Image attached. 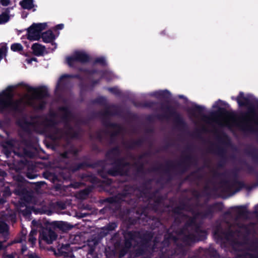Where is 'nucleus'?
<instances>
[{
	"instance_id": "obj_1",
	"label": "nucleus",
	"mask_w": 258,
	"mask_h": 258,
	"mask_svg": "<svg viewBox=\"0 0 258 258\" xmlns=\"http://www.w3.org/2000/svg\"><path fill=\"white\" fill-rule=\"evenodd\" d=\"M28 94L16 102H12L13 92L11 87L7 88L0 93V111L7 108L17 110L21 105H32L35 99H40L47 95V89L45 88H34L27 87Z\"/></svg>"
},
{
	"instance_id": "obj_2",
	"label": "nucleus",
	"mask_w": 258,
	"mask_h": 258,
	"mask_svg": "<svg viewBox=\"0 0 258 258\" xmlns=\"http://www.w3.org/2000/svg\"><path fill=\"white\" fill-rule=\"evenodd\" d=\"M240 118L233 114L221 111L212 116L211 122L219 125L227 126L229 127L239 126Z\"/></svg>"
},
{
	"instance_id": "obj_3",
	"label": "nucleus",
	"mask_w": 258,
	"mask_h": 258,
	"mask_svg": "<svg viewBox=\"0 0 258 258\" xmlns=\"http://www.w3.org/2000/svg\"><path fill=\"white\" fill-rule=\"evenodd\" d=\"M88 60V55L83 51H75L73 56L67 58V63L70 67L74 66L78 62H85Z\"/></svg>"
},
{
	"instance_id": "obj_4",
	"label": "nucleus",
	"mask_w": 258,
	"mask_h": 258,
	"mask_svg": "<svg viewBox=\"0 0 258 258\" xmlns=\"http://www.w3.org/2000/svg\"><path fill=\"white\" fill-rule=\"evenodd\" d=\"M57 237L56 234L52 230L45 229L43 230L39 236V243L44 241L47 244H51Z\"/></svg>"
},
{
	"instance_id": "obj_5",
	"label": "nucleus",
	"mask_w": 258,
	"mask_h": 258,
	"mask_svg": "<svg viewBox=\"0 0 258 258\" xmlns=\"http://www.w3.org/2000/svg\"><path fill=\"white\" fill-rule=\"evenodd\" d=\"M46 124L47 126L50 127L51 132L50 136L52 139H58L63 136L61 131L58 130L56 126L54 125L53 121L50 120L46 122Z\"/></svg>"
},
{
	"instance_id": "obj_6",
	"label": "nucleus",
	"mask_w": 258,
	"mask_h": 258,
	"mask_svg": "<svg viewBox=\"0 0 258 258\" xmlns=\"http://www.w3.org/2000/svg\"><path fill=\"white\" fill-rule=\"evenodd\" d=\"M47 26L46 23H33L28 28V32H41Z\"/></svg>"
},
{
	"instance_id": "obj_7",
	"label": "nucleus",
	"mask_w": 258,
	"mask_h": 258,
	"mask_svg": "<svg viewBox=\"0 0 258 258\" xmlns=\"http://www.w3.org/2000/svg\"><path fill=\"white\" fill-rule=\"evenodd\" d=\"M7 232V225L4 222H0V250L2 248V242L6 240Z\"/></svg>"
},
{
	"instance_id": "obj_8",
	"label": "nucleus",
	"mask_w": 258,
	"mask_h": 258,
	"mask_svg": "<svg viewBox=\"0 0 258 258\" xmlns=\"http://www.w3.org/2000/svg\"><path fill=\"white\" fill-rule=\"evenodd\" d=\"M236 100L239 106H248L251 104L250 98L245 97L243 93H240Z\"/></svg>"
},
{
	"instance_id": "obj_9",
	"label": "nucleus",
	"mask_w": 258,
	"mask_h": 258,
	"mask_svg": "<svg viewBox=\"0 0 258 258\" xmlns=\"http://www.w3.org/2000/svg\"><path fill=\"white\" fill-rule=\"evenodd\" d=\"M70 250V244H62L59 245L57 248V252H55L56 255H60L64 256H67L69 254V252Z\"/></svg>"
},
{
	"instance_id": "obj_10",
	"label": "nucleus",
	"mask_w": 258,
	"mask_h": 258,
	"mask_svg": "<svg viewBox=\"0 0 258 258\" xmlns=\"http://www.w3.org/2000/svg\"><path fill=\"white\" fill-rule=\"evenodd\" d=\"M32 49L34 54L37 56L43 55L45 51V47L38 43L34 44L32 46Z\"/></svg>"
},
{
	"instance_id": "obj_11",
	"label": "nucleus",
	"mask_w": 258,
	"mask_h": 258,
	"mask_svg": "<svg viewBox=\"0 0 258 258\" xmlns=\"http://www.w3.org/2000/svg\"><path fill=\"white\" fill-rule=\"evenodd\" d=\"M21 7L24 9H31L34 7L33 0H23L20 3Z\"/></svg>"
},
{
	"instance_id": "obj_12",
	"label": "nucleus",
	"mask_w": 258,
	"mask_h": 258,
	"mask_svg": "<svg viewBox=\"0 0 258 258\" xmlns=\"http://www.w3.org/2000/svg\"><path fill=\"white\" fill-rule=\"evenodd\" d=\"M36 235H37V231H36V230H32L29 235L28 242L31 244V246L32 247H33L36 243Z\"/></svg>"
},
{
	"instance_id": "obj_13",
	"label": "nucleus",
	"mask_w": 258,
	"mask_h": 258,
	"mask_svg": "<svg viewBox=\"0 0 258 258\" xmlns=\"http://www.w3.org/2000/svg\"><path fill=\"white\" fill-rule=\"evenodd\" d=\"M41 38L44 42L49 43L55 38V36L53 33H41Z\"/></svg>"
},
{
	"instance_id": "obj_14",
	"label": "nucleus",
	"mask_w": 258,
	"mask_h": 258,
	"mask_svg": "<svg viewBox=\"0 0 258 258\" xmlns=\"http://www.w3.org/2000/svg\"><path fill=\"white\" fill-rule=\"evenodd\" d=\"M54 226L62 231H66L69 229L68 224L63 222H55L54 223Z\"/></svg>"
},
{
	"instance_id": "obj_15",
	"label": "nucleus",
	"mask_w": 258,
	"mask_h": 258,
	"mask_svg": "<svg viewBox=\"0 0 258 258\" xmlns=\"http://www.w3.org/2000/svg\"><path fill=\"white\" fill-rule=\"evenodd\" d=\"M41 33H28L27 38L31 41L39 40L41 37Z\"/></svg>"
},
{
	"instance_id": "obj_16",
	"label": "nucleus",
	"mask_w": 258,
	"mask_h": 258,
	"mask_svg": "<svg viewBox=\"0 0 258 258\" xmlns=\"http://www.w3.org/2000/svg\"><path fill=\"white\" fill-rule=\"evenodd\" d=\"M7 47L4 44H0V61L6 55Z\"/></svg>"
},
{
	"instance_id": "obj_17",
	"label": "nucleus",
	"mask_w": 258,
	"mask_h": 258,
	"mask_svg": "<svg viewBox=\"0 0 258 258\" xmlns=\"http://www.w3.org/2000/svg\"><path fill=\"white\" fill-rule=\"evenodd\" d=\"M60 113L63 119H67L70 117V113L69 109L66 107H63L60 110Z\"/></svg>"
},
{
	"instance_id": "obj_18",
	"label": "nucleus",
	"mask_w": 258,
	"mask_h": 258,
	"mask_svg": "<svg viewBox=\"0 0 258 258\" xmlns=\"http://www.w3.org/2000/svg\"><path fill=\"white\" fill-rule=\"evenodd\" d=\"M9 20V16L6 13H3L0 15V24H4L8 22Z\"/></svg>"
},
{
	"instance_id": "obj_19",
	"label": "nucleus",
	"mask_w": 258,
	"mask_h": 258,
	"mask_svg": "<svg viewBox=\"0 0 258 258\" xmlns=\"http://www.w3.org/2000/svg\"><path fill=\"white\" fill-rule=\"evenodd\" d=\"M11 48L14 51H20L22 50L23 47L20 43H14L11 45Z\"/></svg>"
},
{
	"instance_id": "obj_20",
	"label": "nucleus",
	"mask_w": 258,
	"mask_h": 258,
	"mask_svg": "<svg viewBox=\"0 0 258 258\" xmlns=\"http://www.w3.org/2000/svg\"><path fill=\"white\" fill-rule=\"evenodd\" d=\"M69 75H63V76H62L58 82V83H57V87H59V86H60L62 84H63V80L68 77H69Z\"/></svg>"
},
{
	"instance_id": "obj_21",
	"label": "nucleus",
	"mask_w": 258,
	"mask_h": 258,
	"mask_svg": "<svg viewBox=\"0 0 258 258\" xmlns=\"http://www.w3.org/2000/svg\"><path fill=\"white\" fill-rule=\"evenodd\" d=\"M64 27V25L62 24H60L55 26L52 29V31H56L58 30H62Z\"/></svg>"
},
{
	"instance_id": "obj_22",
	"label": "nucleus",
	"mask_w": 258,
	"mask_h": 258,
	"mask_svg": "<svg viewBox=\"0 0 258 258\" xmlns=\"http://www.w3.org/2000/svg\"><path fill=\"white\" fill-rule=\"evenodd\" d=\"M5 258H18V255L16 253L7 254Z\"/></svg>"
},
{
	"instance_id": "obj_23",
	"label": "nucleus",
	"mask_w": 258,
	"mask_h": 258,
	"mask_svg": "<svg viewBox=\"0 0 258 258\" xmlns=\"http://www.w3.org/2000/svg\"><path fill=\"white\" fill-rule=\"evenodd\" d=\"M28 258H40L35 253H29L27 255Z\"/></svg>"
},
{
	"instance_id": "obj_24",
	"label": "nucleus",
	"mask_w": 258,
	"mask_h": 258,
	"mask_svg": "<svg viewBox=\"0 0 258 258\" xmlns=\"http://www.w3.org/2000/svg\"><path fill=\"white\" fill-rule=\"evenodd\" d=\"M96 61L97 62H99V63H101L102 64H104L105 62V60L104 58L101 57V58H97L96 59Z\"/></svg>"
},
{
	"instance_id": "obj_25",
	"label": "nucleus",
	"mask_w": 258,
	"mask_h": 258,
	"mask_svg": "<svg viewBox=\"0 0 258 258\" xmlns=\"http://www.w3.org/2000/svg\"><path fill=\"white\" fill-rule=\"evenodd\" d=\"M1 1V4L4 6H6L9 5V0H0Z\"/></svg>"
},
{
	"instance_id": "obj_26",
	"label": "nucleus",
	"mask_w": 258,
	"mask_h": 258,
	"mask_svg": "<svg viewBox=\"0 0 258 258\" xmlns=\"http://www.w3.org/2000/svg\"><path fill=\"white\" fill-rule=\"evenodd\" d=\"M33 61H36V58H32L30 59H27L26 61L28 63H31Z\"/></svg>"
},
{
	"instance_id": "obj_27",
	"label": "nucleus",
	"mask_w": 258,
	"mask_h": 258,
	"mask_svg": "<svg viewBox=\"0 0 258 258\" xmlns=\"http://www.w3.org/2000/svg\"><path fill=\"white\" fill-rule=\"evenodd\" d=\"M5 196H9L11 195L10 191H6L4 194Z\"/></svg>"
},
{
	"instance_id": "obj_28",
	"label": "nucleus",
	"mask_w": 258,
	"mask_h": 258,
	"mask_svg": "<svg viewBox=\"0 0 258 258\" xmlns=\"http://www.w3.org/2000/svg\"><path fill=\"white\" fill-rule=\"evenodd\" d=\"M27 249V247L26 246H23L22 248V252L23 253Z\"/></svg>"
},
{
	"instance_id": "obj_29",
	"label": "nucleus",
	"mask_w": 258,
	"mask_h": 258,
	"mask_svg": "<svg viewBox=\"0 0 258 258\" xmlns=\"http://www.w3.org/2000/svg\"><path fill=\"white\" fill-rule=\"evenodd\" d=\"M244 121L246 122V123H249L250 121V119L248 118L247 117L244 118Z\"/></svg>"
},
{
	"instance_id": "obj_30",
	"label": "nucleus",
	"mask_w": 258,
	"mask_h": 258,
	"mask_svg": "<svg viewBox=\"0 0 258 258\" xmlns=\"http://www.w3.org/2000/svg\"><path fill=\"white\" fill-rule=\"evenodd\" d=\"M110 91L111 92H115V91L117 89L116 88H110L109 89Z\"/></svg>"
},
{
	"instance_id": "obj_31",
	"label": "nucleus",
	"mask_w": 258,
	"mask_h": 258,
	"mask_svg": "<svg viewBox=\"0 0 258 258\" xmlns=\"http://www.w3.org/2000/svg\"><path fill=\"white\" fill-rule=\"evenodd\" d=\"M4 203H5V201L3 199H0V203L4 204Z\"/></svg>"
},
{
	"instance_id": "obj_32",
	"label": "nucleus",
	"mask_w": 258,
	"mask_h": 258,
	"mask_svg": "<svg viewBox=\"0 0 258 258\" xmlns=\"http://www.w3.org/2000/svg\"><path fill=\"white\" fill-rule=\"evenodd\" d=\"M83 192L85 194V196H87L88 194V193L86 191H83Z\"/></svg>"
},
{
	"instance_id": "obj_33",
	"label": "nucleus",
	"mask_w": 258,
	"mask_h": 258,
	"mask_svg": "<svg viewBox=\"0 0 258 258\" xmlns=\"http://www.w3.org/2000/svg\"><path fill=\"white\" fill-rule=\"evenodd\" d=\"M22 241H23V239H21L20 240L18 241V242H22Z\"/></svg>"
},
{
	"instance_id": "obj_34",
	"label": "nucleus",
	"mask_w": 258,
	"mask_h": 258,
	"mask_svg": "<svg viewBox=\"0 0 258 258\" xmlns=\"http://www.w3.org/2000/svg\"><path fill=\"white\" fill-rule=\"evenodd\" d=\"M255 122L258 125V119Z\"/></svg>"
},
{
	"instance_id": "obj_35",
	"label": "nucleus",
	"mask_w": 258,
	"mask_h": 258,
	"mask_svg": "<svg viewBox=\"0 0 258 258\" xmlns=\"http://www.w3.org/2000/svg\"><path fill=\"white\" fill-rule=\"evenodd\" d=\"M179 97H180V98H183V96H182V95H180V96H179Z\"/></svg>"
},
{
	"instance_id": "obj_36",
	"label": "nucleus",
	"mask_w": 258,
	"mask_h": 258,
	"mask_svg": "<svg viewBox=\"0 0 258 258\" xmlns=\"http://www.w3.org/2000/svg\"><path fill=\"white\" fill-rule=\"evenodd\" d=\"M42 107H43V106H41V105L40 106H39V108H42Z\"/></svg>"
},
{
	"instance_id": "obj_37",
	"label": "nucleus",
	"mask_w": 258,
	"mask_h": 258,
	"mask_svg": "<svg viewBox=\"0 0 258 258\" xmlns=\"http://www.w3.org/2000/svg\"><path fill=\"white\" fill-rule=\"evenodd\" d=\"M113 225H114V227H116V224H114Z\"/></svg>"
}]
</instances>
